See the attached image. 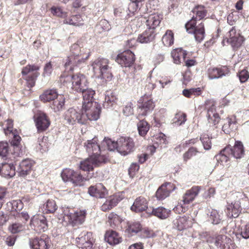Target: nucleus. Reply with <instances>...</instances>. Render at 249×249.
<instances>
[{
	"label": "nucleus",
	"instance_id": "1",
	"mask_svg": "<svg viewBox=\"0 0 249 249\" xmlns=\"http://www.w3.org/2000/svg\"><path fill=\"white\" fill-rule=\"evenodd\" d=\"M193 14L191 19L185 24V28L189 33L194 34L196 40L200 42L202 41L205 35L204 26L202 22H200L196 26L197 21H199L203 18L206 15V11L204 7L202 6H196L192 11Z\"/></svg>",
	"mask_w": 249,
	"mask_h": 249
},
{
	"label": "nucleus",
	"instance_id": "2",
	"mask_svg": "<svg viewBox=\"0 0 249 249\" xmlns=\"http://www.w3.org/2000/svg\"><path fill=\"white\" fill-rule=\"evenodd\" d=\"M89 54V50L81 48L78 44L74 43L71 46L70 53L66 60L65 67L72 71L75 67L84 64Z\"/></svg>",
	"mask_w": 249,
	"mask_h": 249
},
{
	"label": "nucleus",
	"instance_id": "3",
	"mask_svg": "<svg viewBox=\"0 0 249 249\" xmlns=\"http://www.w3.org/2000/svg\"><path fill=\"white\" fill-rule=\"evenodd\" d=\"M144 18L147 29L138 37V40L141 43H147L154 40L156 35L154 30L159 26L162 15L158 13H153L145 16Z\"/></svg>",
	"mask_w": 249,
	"mask_h": 249
},
{
	"label": "nucleus",
	"instance_id": "4",
	"mask_svg": "<svg viewBox=\"0 0 249 249\" xmlns=\"http://www.w3.org/2000/svg\"><path fill=\"white\" fill-rule=\"evenodd\" d=\"M60 81L67 87H71L76 92H81L88 87V81L83 74L77 73L60 77Z\"/></svg>",
	"mask_w": 249,
	"mask_h": 249
},
{
	"label": "nucleus",
	"instance_id": "5",
	"mask_svg": "<svg viewBox=\"0 0 249 249\" xmlns=\"http://www.w3.org/2000/svg\"><path fill=\"white\" fill-rule=\"evenodd\" d=\"M92 67L96 78L110 81L112 77L111 67L109 65V60L106 58H98L92 64Z\"/></svg>",
	"mask_w": 249,
	"mask_h": 249
},
{
	"label": "nucleus",
	"instance_id": "6",
	"mask_svg": "<svg viewBox=\"0 0 249 249\" xmlns=\"http://www.w3.org/2000/svg\"><path fill=\"white\" fill-rule=\"evenodd\" d=\"M228 36L223 40L222 43L225 44L226 42L234 50L239 48L245 41V38L241 35L240 31H237L235 27H232L230 30Z\"/></svg>",
	"mask_w": 249,
	"mask_h": 249
},
{
	"label": "nucleus",
	"instance_id": "7",
	"mask_svg": "<svg viewBox=\"0 0 249 249\" xmlns=\"http://www.w3.org/2000/svg\"><path fill=\"white\" fill-rule=\"evenodd\" d=\"M101 108L97 103H89L82 106V112L84 117L85 122L87 120L96 121L100 117Z\"/></svg>",
	"mask_w": 249,
	"mask_h": 249
},
{
	"label": "nucleus",
	"instance_id": "8",
	"mask_svg": "<svg viewBox=\"0 0 249 249\" xmlns=\"http://www.w3.org/2000/svg\"><path fill=\"white\" fill-rule=\"evenodd\" d=\"M134 150L135 142L132 138L121 137L118 139V152L122 155H127Z\"/></svg>",
	"mask_w": 249,
	"mask_h": 249
},
{
	"label": "nucleus",
	"instance_id": "9",
	"mask_svg": "<svg viewBox=\"0 0 249 249\" xmlns=\"http://www.w3.org/2000/svg\"><path fill=\"white\" fill-rule=\"evenodd\" d=\"M39 67L36 65H28L23 68L21 73L23 75H27L25 78L27 81L28 87H33L36 83V78L39 75L37 71Z\"/></svg>",
	"mask_w": 249,
	"mask_h": 249
},
{
	"label": "nucleus",
	"instance_id": "10",
	"mask_svg": "<svg viewBox=\"0 0 249 249\" xmlns=\"http://www.w3.org/2000/svg\"><path fill=\"white\" fill-rule=\"evenodd\" d=\"M31 227L37 232H41L48 229V222L46 217L43 215H34L30 222Z\"/></svg>",
	"mask_w": 249,
	"mask_h": 249
},
{
	"label": "nucleus",
	"instance_id": "11",
	"mask_svg": "<svg viewBox=\"0 0 249 249\" xmlns=\"http://www.w3.org/2000/svg\"><path fill=\"white\" fill-rule=\"evenodd\" d=\"M64 119L69 124H73L76 122L81 124L85 123L83 112L81 113L73 108H70L65 112Z\"/></svg>",
	"mask_w": 249,
	"mask_h": 249
},
{
	"label": "nucleus",
	"instance_id": "12",
	"mask_svg": "<svg viewBox=\"0 0 249 249\" xmlns=\"http://www.w3.org/2000/svg\"><path fill=\"white\" fill-rule=\"evenodd\" d=\"M92 233L84 231L76 238L77 247L82 249H91L93 246Z\"/></svg>",
	"mask_w": 249,
	"mask_h": 249
},
{
	"label": "nucleus",
	"instance_id": "13",
	"mask_svg": "<svg viewBox=\"0 0 249 249\" xmlns=\"http://www.w3.org/2000/svg\"><path fill=\"white\" fill-rule=\"evenodd\" d=\"M135 55L130 50H126L119 54L117 57V61L122 66L129 67L135 61Z\"/></svg>",
	"mask_w": 249,
	"mask_h": 249
},
{
	"label": "nucleus",
	"instance_id": "14",
	"mask_svg": "<svg viewBox=\"0 0 249 249\" xmlns=\"http://www.w3.org/2000/svg\"><path fill=\"white\" fill-rule=\"evenodd\" d=\"M32 249H48L50 246V239L46 235L30 240Z\"/></svg>",
	"mask_w": 249,
	"mask_h": 249
},
{
	"label": "nucleus",
	"instance_id": "15",
	"mask_svg": "<svg viewBox=\"0 0 249 249\" xmlns=\"http://www.w3.org/2000/svg\"><path fill=\"white\" fill-rule=\"evenodd\" d=\"M88 193L91 196L102 198L107 195L108 192L102 183H98L90 186L88 189Z\"/></svg>",
	"mask_w": 249,
	"mask_h": 249
},
{
	"label": "nucleus",
	"instance_id": "16",
	"mask_svg": "<svg viewBox=\"0 0 249 249\" xmlns=\"http://www.w3.org/2000/svg\"><path fill=\"white\" fill-rule=\"evenodd\" d=\"M35 122L37 129L39 132L45 131L50 125L49 118L43 112H39L36 114Z\"/></svg>",
	"mask_w": 249,
	"mask_h": 249
},
{
	"label": "nucleus",
	"instance_id": "17",
	"mask_svg": "<svg viewBox=\"0 0 249 249\" xmlns=\"http://www.w3.org/2000/svg\"><path fill=\"white\" fill-rule=\"evenodd\" d=\"M34 162L29 159H25L20 162L17 168V172L20 177H25L32 171Z\"/></svg>",
	"mask_w": 249,
	"mask_h": 249
},
{
	"label": "nucleus",
	"instance_id": "18",
	"mask_svg": "<svg viewBox=\"0 0 249 249\" xmlns=\"http://www.w3.org/2000/svg\"><path fill=\"white\" fill-rule=\"evenodd\" d=\"M85 146L89 157L97 155L101 152V148L97 142L96 138H94L92 140L87 141V143L85 144Z\"/></svg>",
	"mask_w": 249,
	"mask_h": 249
},
{
	"label": "nucleus",
	"instance_id": "19",
	"mask_svg": "<svg viewBox=\"0 0 249 249\" xmlns=\"http://www.w3.org/2000/svg\"><path fill=\"white\" fill-rule=\"evenodd\" d=\"M200 190V186H195L187 190L182 196L183 204H188L193 201L198 195Z\"/></svg>",
	"mask_w": 249,
	"mask_h": 249
},
{
	"label": "nucleus",
	"instance_id": "20",
	"mask_svg": "<svg viewBox=\"0 0 249 249\" xmlns=\"http://www.w3.org/2000/svg\"><path fill=\"white\" fill-rule=\"evenodd\" d=\"M211 242L213 243L214 245L217 248L223 249L226 247H229V245L231 244L232 240L230 237L225 235L219 234L216 235L215 237H213Z\"/></svg>",
	"mask_w": 249,
	"mask_h": 249
},
{
	"label": "nucleus",
	"instance_id": "21",
	"mask_svg": "<svg viewBox=\"0 0 249 249\" xmlns=\"http://www.w3.org/2000/svg\"><path fill=\"white\" fill-rule=\"evenodd\" d=\"M123 199V197L121 196L120 194H115L110 196L108 199L103 204L101 207V209L103 211L106 212L111 210L121 200Z\"/></svg>",
	"mask_w": 249,
	"mask_h": 249
},
{
	"label": "nucleus",
	"instance_id": "22",
	"mask_svg": "<svg viewBox=\"0 0 249 249\" xmlns=\"http://www.w3.org/2000/svg\"><path fill=\"white\" fill-rule=\"evenodd\" d=\"M149 209V208H148L147 201L146 198L143 196L137 197L131 207V210L137 213L146 210L147 213V210Z\"/></svg>",
	"mask_w": 249,
	"mask_h": 249
},
{
	"label": "nucleus",
	"instance_id": "23",
	"mask_svg": "<svg viewBox=\"0 0 249 249\" xmlns=\"http://www.w3.org/2000/svg\"><path fill=\"white\" fill-rule=\"evenodd\" d=\"M86 214L85 211H77L69 216L70 218L68 222L72 226L81 224L85 221Z\"/></svg>",
	"mask_w": 249,
	"mask_h": 249
},
{
	"label": "nucleus",
	"instance_id": "24",
	"mask_svg": "<svg viewBox=\"0 0 249 249\" xmlns=\"http://www.w3.org/2000/svg\"><path fill=\"white\" fill-rule=\"evenodd\" d=\"M171 211L163 207L157 208H149L147 210V213L152 214L161 219L167 218L170 214Z\"/></svg>",
	"mask_w": 249,
	"mask_h": 249
},
{
	"label": "nucleus",
	"instance_id": "25",
	"mask_svg": "<svg viewBox=\"0 0 249 249\" xmlns=\"http://www.w3.org/2000/svg\"><path fill=\"white\" fill-rule=\"evenodd\" d=\"M0 174L5 178H12L15 175V167L12 163H2L0 165Z\"/></svg>",
	"mask_w": 249,
	"mask_h": 249
},
{
	"label": "nucleus",
	"instance_id": "26",
	"mask_svg": "<svg viewBox=\"0 0 249 249\" xmlns=\"http://www.w3.org/2000/svg\"><path fill=\"white\" fill-rule=\"evenodd\" d=\"M170 183H166L161 185L157 190L156 193L157 198L159 200H163L168 197L171 192Z\"/></svg>",
	"mask_w": 249,
	"mask_h": 249
},
{
	"label": "nucleus",
	"instance_id": "27",
	"mask_svg": "<svg viewBox=\"0 0 249 249\" xmlns=\"http://www.w3.org/2000/svg\"><path fill=\"white\" fill-rule=\"evenodd\" d=\"M237 122L235 120V117L227 118L225 120L223 127L222 130L225 134H229L231 132L234 131L237 129Z\"/></svg>",
	"mask_w": 249,
	"mask_h": 249
},
{
	"label": "nucleus",
	"instance_id": "28",
	"mask_svg": "<svg viewBox=\"0 0 249 249\" xmlns=\"http://www.w3.org/2000/svg\"><path fill=\"white\" fill-rule=\"evenodd\" d=\"M105 240L111 245H115L122 241V238L114 231H107L105 235Z\"/></svg>",
	"mask_w": 249,
	"mask_h": 249
},
{
	"label": "nucleus",
	"instance_id": "29",
	"mask_svg": "<svg viewBox=\"0 0 249 249\" xmlns=\"http://www.w3.org/2000/svg\"><path fill=\"white\" fill-rule=\"evenodd\" d=\"M6 128H4L5 134L8 133L12 134L13 137V144L14 145L18 146L21 141V138L19 135L13 132V121L11 120H7L6 121Z\"/></svg>",
	"mask_w": 249,
	"mask_h": 249
},
{
	"label": "nucleus",
	"instance_id": "30",
	"mask_svg": "<svg viewBox=\"0 0 249 249\" xmlns=\"http://www.w3.org/2000/svg\"><path fill=\"white\" fill-rule=\"evenodd\" d=\"M244 148L243 143L239 141H236L232 148L230 147V154L231 153L236 159H241L244 155Z\"/></svg>",
	"mask_w": 249,
	"mask_h": 249
},
{
	"label": "nucleus",
	"instance_id": "31",
	"mask_svg": "<svg viewBox=\"0 0 249 249\" xmlns=\"http://www.w3.org/2000/svg\"><path fill=\"white\" fill-rule=\"evenodd\" d=\"M240 204L239 202L236 201L233 204L231 203L227 206V213L229 217L234 218L238 217L241 211Z\"/></svg>",
	"mask_w": 249,
	"mask_h": 249
},
{
	"label": "nucleus",
	"instance_id": "32",
	"mask_svg": "<svg viewBox=\"0 0 249 249\" xmlns=\"http://www.w3.org/2000/svg\"><path fill=\"white\" fill-rule=\"evenodd\" d=\"M85 90H81L80 92L82 93L83 95V106L85 105V104H88L89 103H95L93 101V96L95 95V92L92 89L88 88V87H87Z\"/></svg>",
	"mask_w": 249,
	"mask_h": 249
},
{
	"label": "nucleus",
	"instance_id": "33",
	"mask_svg": "<svg viewBox=\"0 0 249 249\" xmlns=\"http://www.w3.org/2000/svg\"><path fill=\"white\" fill-rule=\"evenodd\" d=\"M154 106V104L151 99L143 102L142 105L139 107V116H144L146 115L147 113L153 109Z\"/></svg>",
	"mask_w": 249,
	"mask_h": 249
},
{
	"label": "nucleus",
	"instance_id": "34",
	"mask_svg": "<svg viewBox=\"0 0 249 249\" xmlns=\"http://www.w3.org/2000/svg\"><path fill=\"white\" fill-rule=\"evenodd\" d=\"M207 117L209 123L214 125L217 124L220 121L219 114L215 112V107L213 105L208 109Z\"/></svg>",
	"mask_w": 249,
	"mask_h": 249
},
{
	"label": "nucleus",
	"instance_id": "35",
	"mask_svg": "<svg viewBox=\"0 0 249 249\" xmlns=\"http://www.w3.org/2000/svg\"><path fill=\"white\" fill-rule=\"evenodd\" d=\"M58 97V93L55 89H48L40 96V98L43 102L54 100Z\"/></svg>",
	"mask_w": 249,
	"mask_h": 249
},
{
	"label": "nucleus",
	"instance_id": "36",
	"mask_svg": "<svg viewBox=\"0 0 249 249\" xmlns=\"http://www.w3.org/2000/svg\"><path fill=\"white\" fill-rule=\"evenodd\" d=\"M187 53L182 49H177L171 52V55L173 58L174 62L176 64H179L181 61H184Z\"/></svg>",
	"mask_w": 249,
	"mask_h": 249
},
{
	"label": "nucleus",
	"instance_id": "37",
	"mask_svg": "<svg viewBox=\"0 0 249 249\" xmlns=\"http://www.w3.org/2000/svg\"><path fill=\"white\" fill-rule=\"evenodd\" d=\"M230 147L228 146L221 151L220 153L215 156V158L217 162L221 165H224L229 160L228 155L230 154Z\"/></svg>",
	"mask_w": 249,
	"mask_h": 249
},
{
	"label": "nucleus",
	"instance_id": "38",
	"mask_svg": "<svg viewBox=\"0 0 249 249\" xmlns=\"http://www.w3.org/2000/svg\"><path fill=\"white\" fill-rule=\"evenodd\" d=\"M82 18L80 15L72 16L69 18H65L63 23L74 26H80L83 24Z\"/></svg>",
	"mask_w": 249,
	"mask_h": 249
},
{
	"label": "nucleus",
	"instance_id": "39",
	"mask_svg": "<svg viewBox=\"0 0 249 249\" xmlns=\"http://www.w3.org/2000/svg\"><path fill=\"white\" fill-rule=\"evenodd\" d=\"M209 78L211 79H217L225 75V71L221 69L210 68L208 71Z\"/></svg>",
	"mask_w": 249,
	"mask_h": 249
},
{
	"label": "nucleus",
	"instance_id": "40",
	"mask_svg": "<svg viewBox=\"0 0 249 249\" xmlns=\"http://www.w3.org/2000/svg\"><path fill=\"white\" fill-rule=\"evenodd\" d=\"M177 228L178 231H182L189 227L188 217L184 215L179 216L175 223Z\"/></svg>",
	"mask_w": 249,
	"mask_h": 249
},
{
	"label": "nucleus",
	"instance_id": "41",
	"mask_svg": "<svg viewBox=\"0 0 249 249\" xmlns=\"http://www.w3.org/2000/svg\"><path fill=\"white\" fill-rule=\"evenodd\" d=\"M95 167L94 161L91 157L85 160L81 161L80 168L83 171L90 172L92 171L94 167Z\"/></svg>",
	"mask_w": 249,
	"mask_h": 249
},
{
	"label": "nucleus",
	"instance_id": "42",
	"mask_svg": "<svg viewBox=\"0 0 249 249\" xmlns=\"http://www.w3.org/2000/svg\"><path fill=\"white\" fill-rule=\"evenodd\" d=\"M108 222L110 226L113 228L118 226L122 222V219L117 214L114 213H110L108 215Z\"/></svg>",
	"mask_w": 249,
	"mask_h": 249
},
{
	"label": "nucleus",
	"instance_id": "43",
	"mask_svg": "<svg viewBox=\"0 0 249 249\" xmlns=\"http://www.w3.org/2000/svg\"><path fill=\"white\" fill-rule=\"evenodd\" d=\"M142 227L138 222H134L128 225L126 229V232L130 236H133L141 231Z\"/></svg>",
	"mask_w": 249,
	"mask_h": 249
},
{
	"label": "nucleus",
	"instance_id": "44",
	"mask_svg": "<svg viewBox=\"0 0 249 249\" xmlns=\"http://www.w3.org/2000/svg\"><path fill=\"white\" fill-rule=\"evenodd\" d=\"M26 227L24 224L18 221L10 225L8 229L12 233H17L24 231Z\"/></svg>",
	"mask_w": 249,
	"mask_h": 249
},
{
	"label": "nucleus",
	"instance_id": "45",
	"mask_svg": "<svg viewBox=\"0 0 249 249\" xmlns=\"http://www.w3.org/2000/svg\"><path fill=\"white\" fill-rule=\"evenodd\" d=\"M174 34L171 30H167L162 38L164 46H170L174 43Z\"/></svg>",
	"mask_w": 249,
	"mask_h": 249
},
{
	"label": "nucleus",
	"instance_id": "46",
	"mask_svg": "<svg viewBox=\"0 0 249 249\" xmlns=\"http://www.w3.org/2000/svg\"><path fill=\"white\" fill-rule=\"evenodd\" d=\"M57 209V206L53 200H48L43 206L42 210L46 213H53Z\"/></svg>",
	"mask_w": 249,
	"mask_h": 249
},
{
	"label": "nucleus",
	"instance_id": "47",
	"mask_svg": "<svg viewBox=\"0 0 249 249\" xmlns=\"http://www.w3.org/2000/svg\"><path fill=\"white\" fill-rule=\"evenodd\" d=\"M139 134L142 136H145L149 129L148 123L143 120L140 121L137 124Z\"/></svg>",
	"mask_w": 249,
	"mask_h": 249
},
{
	"label": "nucleus",
	"instance_id": "48",
	"mask_svg": "<svg viewBox=\"0 0 249 249\" xmlns=\"http://www.w3.org/2000/svg\"><path fill=\"white\" fill-rule=\"evenodd\" d=\"M64 98L63 96H60L58 99L53 102L51 107L55 112L59 111L62 109L64 105Z\"/></svg>",
	"mask_w": 249,
	"mask_h": 249
},
{
	"label": "nucleus",
	"instance_id": "49",
	"mask_svg": "<svg viewBox=\"0 0 249 249\" xmlns=\"http://www.w3.org/2000/svg\"><path fill=\"white\" fill-rule=\"evenodd\" d=\"M209 220L213 224H218L222 220V216L217 210L213 209L209 215Z\"/></svg>",
	"mask_w": 249,
	"mask_h": 249
},
{
	"label": "nucleus",
	"instance_id": "50",
	"mask_svg": "<svg viewBox=\"0 0 249 249\" xmlns=\"http://www.w3.org/2000/svg\"><path fill=\"white\" fill-rule=\"evenodd\" d=\"M142 5V3L140 4L139 3H137L134 1H131L128 5L127 9L129 13L127 14V15L128 17H131L133 15L134 13L136 12L138 9H140Z\"/></svg>",
	"mask_w": 249,
	"mask_h": 249
},
{
	"label": "nucleus",
	"instance_id": "51",
	"mask_svg": "<svg viewBox=\"0 0 249 249\" xmlns=\"http://www.w3.org/2000/svg\"><path fill=\"white\" fill-rule=\"evenodd\" d=\"M102 144L103 146L106 145L108 150L110 151H113L115 149L118 151V140L115 142L105 138L102 142Z\"/></svg>",
	"mask_w": 249,
	"mask_h": 249
},
{
	"label": "nucleus",
	"instance_id": "52",
	"mask_svg": "<svg viewBox=\"0 0 249 249\" xmlns=\"http://www.w3.org/2000/svg\"><path fill=\"white\" fill-rule=\"evenodd\" d=\"M74 171L71 169H65L61 173V177L65 182L71 181Z\"/></svg>",
	"mask_w": 249,
	"mask_h": 249
},
{
	"label": "nucleus",
	"instance_id": "53",
	"mask_svg": "<svg viewBox=\"0 0 249 249\" xmlns=\"http://www.w3.org/2000/svg\"><path fill=\"white\" fill-rule=\"evenodd\" d=\"M94 161V163L95 166H99L102 163H105L107 162V158L105 155H101L100 153L97 155H94L91 157Z\"/></svg>",
	"mask_w": 249,
	"mask_h": 249
},
{
	"label": "nucleus",
	"instance_id": "54",
	"mask_svg": "<svg viewBox=\"0 0 249 249\" xmlns=\"http://www.w3.org/2000/svg\"><path fill=\"white\" fill-rule=\"evenodd\" d=\"M200 139L204 149L208 150L211 148L212 143L208 135L206 134H203L201 136Z\"/></svg>",
	"mask_w": 249,
	"mask_h": 249
},
{
	"label": "nucleus",
	"instance_id": "55",
	"mask_svg": "<svg viewBox=\"0 0 249 249\" xmlns=\"http://www.w3.org/2000/svg\"><path fill=\"white\" fill-rule=\"evenodd\" d=\"M15 218L18 221H21V223L24 224L26 226V223L29 219V215L27 212H22L21 213H18L15 215Z\"/></svg>",
	"mask_w": 249,
	"mask_h": 249
},
{
	"label": "nucleus",
	"instance_id": "56",
	"mask_svg": "<svg viewBox=\"0 0 249 249\" xmlns=\"http://www.w3.org/2000/svg\"><path fill=\"white\" fill-rule=\"evenodd\" d=\"M197 152L196 148L193 147L190 148L183 155L184 161L187 162L192 157L196 156Z\"/></svg>",
	"mask_w": 249,
	"mask_h": 249
},
{
	"label": "nucleus",
	"instance_id": "57",
	"mask_svg": "<svg viewBox=\"0 0 249 249\" xmlns=\"http://www.w3.org/2000/svg\"><path fill=\"white\" fill-rule=\"evenodd\" d=\"M186 121V115L183 113L176 114L174 118V123L177 125H180L184 124Z\"/></svg>",
	"mask_w": 249,
	"mask_h": 249
},
{
	"label": "nucleus",
	"instance_id": "58",
	"mask_svg": "<svg viewBox=\"0 0 249 249\" xmlns=\"http://www.w3.org/2000/svg\"><path fill=\"white\" fill-rule=\"evenodd\" d=\"M9 146L6 142H0V156L6 157L8 153Z\"/></svg>",
	"mask_w": 249,
	"mask_h": 249
},
{
	"label": "nucleus",
	"instance_id": "59",
	"mask_svg": "<svg viewBox=\"0 0 249 249\" xmlns=\"http://www.w3.org/2000/svg\"><path fill=\"white\" fill-rule=\"evenodd\" d=\"M200 91L199 88L184 89L182 93L184 96L190 98L192 95H198Z\"/></svg>",
	"mask_w": 249,
	"mask_h": 249
},
{
	"label": "nucleus",
	"instance_id": "60",
	"mask_svg": "<svg viewBox=\"0 0 249 249\" xmlns=\"http://www.w3.org/2000/svg\"><path fill=\"white\" fill-rule=\"evenodd\" d=\"M52 13L57 17L65 18L67 13L63 12L62 9L60 7H53L51 8Z\"/></svg>",
	"mask_w": 249,
	"mask_h": 249
},
{
	"label": "nucleus",
	"instance_id": "61",
	"mask_svg": "<svg viewBox=\"0 0 249 249\" xmlns=\"http://www.w3.org/2000/svg\"><path fill=\"white\" fill-rule=\"evenodd\" d=\"M240 235L244 239L249 238V225H246L241 228L239 234H236V236Z\"/></svg>",
	"mask_w": 249,
	"mask_h": 249
},
{
	"label": "nucleus",
	"instance_id": "62",
	"mask_svg": "<svg viewBox=\"0 0 249 249\" xmlns=\"http://www.w3.org/2000/svg\"><path fill=\"white\" fill-rule=\"evenodd\" d=\"M84 178L78 173L74 172L73 175L71 182L76 185H81L82 182L83 181Z\"/></svg>",
	"mask_w": 249,
	"mask_h": 249
},
{
	"label": "nucleus",
	"instance_id": "63",
	"mask_svg": "<svg viewBox=\"0 0 249 249\" xmlns=\"http://www.w3.org/2000/svg\"><path fill=\"white\" fill-rule=\"evenodd\" d=\"M141 236L144 238H151L155 235L154 231L148 229H141Z\"/></svg>",
	"mask_w": 249,
	"mask_h": 249
},
{
	"label": "nucleus",
	"instance_id": "64",
	"mask_svg": "<svg viewBox=\"0 0 249 249\" xmlns=\"http://www.w3.org/2000/svg\"><path fill=\"white\" fill-rule=\"evenodd\" d=\"M238 76L241 83L245 82L249 78V72L246 70H243L239 72Z\"/></svg>",
	"mask_w": 249,
	"mask_h": 249
}]
</instances>
